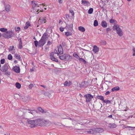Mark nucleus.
I'll use <instances>...</instances> for the list:
<instances>
[{
	"label": "nucleus",
	"mask_w": 135,
	"mask_h": 135,
	"mask_svg": "<svg viewBox=\"0 0 135 135\" xmlns=\"http://www.w3.org/2000/svg\"><path fill=\"white\" fill-rule=\"evenodd\" d=\"M102 44L104 45H105L106 44V42L105 41H103L102 42Z\"/></svg>",
	"instance_id": "nucleus-58"
},
{
	"label": "nucleus",
	"mask_w": 135,
	"mask_h": 135,
	"mask_svg": "<svg viewBox=\"0 0 135 135\" xmlns=\"http://www.w3.org/2000/svg\"><path fill=\"white\" fill-rule=\"evenodd\" d=\"M127 127L131 128V130H133L134 129H135V127L127 126Z\"/></svg>",
	"instance_id": "nucleus-52"
},
{
	"label": "nucleus",
	"mask_w": 135,
	"mask_h": 135,
	"mask_svg": "<svg viewBox=\"0 0 135 135\" xmlns=\"http://www.w3.org/2000/svg\"><path fill=\"white\" fill-rule=\"evenodd\" d=\"M33 84H31L29 85V88L30 89H31L33 87Z\"/></svg>",
	"instance_id": "nucleus-49"
},
{
	"label": "nucleus",
	"mask_w": 135,
	"mask_h": 135,
	"mask_svg": "<svg viewBox=\"0 0 135 135\" xmlns=\"http://www.w3.org/2000/svg\"><path fill=\"white\" fill-rule=\"evenodd\" d=\"M40 86H41L42 87H43L44 88H46V86H45V85H40Z\"/></svg>",
	"instance_id": "nucleus-61"
},
{
	"label": "nucleus",
	"mask_w": 135,
	"mask_h": 135,
	"mask_svg": "<svg viewBox=\"0 0 135 135\" xmlns=\"http://www.w3.org/2000/svg\"><path fill=\"white\" fill-rule=\"evenodd\" d=\"M94 26H97L98 25V21L97 20H95L94 21Z\"/></svg>",
	"instance_id": "nucleus-36"
},
{
	"label": "nucleus",
	"mask_w": 135,
	"mask_h": 135,
	"mask_svg": "<svg viewBox=\"0 0 135 135\" xmlns=\"http://www.w3.org/2000/svg\"><path fill=\"white\" fill-rule=\"evenodd\" d=\"M36 126H44L43 120L41 119H38L36 120Z\"/></svg>",
	"instance_id": "nucleus-7"
},
{
	"label": "nucleus",
	"mask_w": 135,
	"mask_h": 135,
	"mask_svg": "<svg viewBox=\"0 0 135 135\" xmlns=\"http://www.w3.org/2000/svg\"><path fill=\"white\" fill-rule=\"evenodd\" d=\"M103 102L106 103V104L110 103H111V102L109 100H104L103 101Z\"/></svg>",
	"instance_id": "nucleus-44"
},
{
	"label": "nucleus",
	"mask_w": 135,
	"mask_h": 135,
	"mask_svg": "<svg viewBox=\"0 0 135 135\" xmlns=\"http://www.w3.org/2000/svg\"><path fill=\"white\" fill-rule=\"evenodd\" d=\"M94 131H93V129L91 130V131H87L86 132L89 134H93L94 133Z\"/></svg>",
	"instance_id": "nucleus-37"
},
{
	"label": "nucleus",
	"mask_w": 135,
	"mask_h": 135,
	"mask_svg": "<svg viewBox=\"0 0 135 135\" xmlns=\"http://www.w3.org/2000/svg\"><path fill=\"white\" fill-rule=\"evenodd\" d=\"M44 126H49L50 125L51 123L48 120H43Z\"/></svg>",
	"instance_id": "nucleus-16"
},
{
	"label": "nucleus",
	"mask_w": 135,
	"mask_h": 135,
	"mask_svg": "<svg viewBox=\"0 0 135 135\" xmlns=\"http://www.w3.org/2000/svg\"><path fill=\"white\" fill-rule=\"evenodd\" d=\"M110 93V92L109 91H107L105 93V95H107L109 94Z\"/></svg>",
	"instance_id": "nucleus-55"
},
{
	"label": "nucleus",
	"mask_w": 135,
	"mask_h": 135,
	"mask_svg": "<svg viewBox=\"0 0 135 135\" xmlns=\"http://www.w3.org/2000/svg\"><path fill=\"white\" fill-rule=\"evenodd\" d=\"M119 87L118 86L115 87L114 88H112V91H116L119 90Z\"/></svg>",
	"instance_id": "nucleus-22"
},
{
	"label": "nucleus",
	"mask_w": 135,
	"mask_h": 135,
	"mask_svg": "<svg viewBox=\"0 0 135 135\" xmlns=\"http://www.w3.org/2000/svg\"><path fill=\"white\" fill-rule=\"evenodd\" d=\"M112 115H110L109 116H108V118H112Z\"/></svg>",
	"instance_id": "nucleus-62"
},
{
	"label": "nucleus",
	"mask_w": 135,
	"mask_h": 135,
	"mask_svg": "<svg viewBox=\"0 0 135 135\" xmlns=\"http://www.w3.org/2000/svg\"><path fill=\"white\" fill-rule=\"evenodd\" d=\"M113 29L114 31H116L117 33L119 36L121 37L123 36L122 31L118 25H114L113 27Z\"/></svg>",
	"instance_id": "nucleus-1"
},
{
	"label": "nucleus",
	"mask_w": 135,
	"mask_h": 135,
	"mask_svg": "<svg viewBox=\"0 0 135 135\" xmlns=\"http://www.w3.org/2000/svg\"><path fill=\"white\" fill-rule=\"evenodd\" d=\"M81 2L82 3L84 4H85L86 5H87L89 3V2L88 1L86 0H82L81 1Z\"/></svg>",
	"instance_id": "nucleus-32"
},
{
	"label": "nucleus",
	"mask_w": 135,
	"mask_h": 135,
	"mask_svg": "<svg viewBox=\"0 0 135 135\" xmlns=\"http://www.w3.org/2000/svg\"><path fill=\"white\" fill-rule=\"evenodd\" d=\"M58 50L60 54H63V48L61 45H60L58 47Z\"/></svg>",
	"instance_id": "nucleus-11"
},
{
	"label": "nucleus",
	"mask_w": 135,
	"mask_h": 135,
	"mask_svg": "<svg viewBox=\"0 0 135 135\" xmlns=\"http://www.w3.org/2000/svg\"><path fill=\"white\" fill-rule=\"evenodd\" d=\"M96 98L98 99H100L101 100H102L103 101L104 98L103 97V96H102V95H97L96 96Z\"/></svg>",
	"instance_id": "nucleus-21"
},
{
	"label": "nucleus",
	"mask_w": 135,
	"mask_h": 135,
	"mask_svg": "<svg viewBox=\"0 0 135 135\" xmlns=\"http://www.w3.org/2000/svg\"><path fill=\"white\" fill-rule=\"evenodd\" d=\"M28 110L29 111L28 112L29 113H30L33 115L34 114V112H33L34 111L33 110H32L30 109H28Z\"/></svg>",
	"instance_id": "nucleus-45"
},
{
	"label": "nucleus",
	"mask_w": 135,
	"mask_h": 135,
	"mask_svg": "<svg viewBox=\"0 0 135 135\" xmlns=\"http://www.w3.org/2000/svg\"><path fill=\"white\" fill-rule=\"evenodd\" d=\"M79 30L82 32H84L85 31V28L83 27L80 26L79 27Z\"/></svg>",
	"instance_id": "nucleus-24"
},
{
	"label": "nucleus",
	"mask_w": 135,
	"mask_h": 135,
	"mask_svg": "<svg viewBox=\"0 0 135 135\" xmlns=\"http://www.w3.org/2000/svg\"><path fill=\"white\" fill-rule=\"evenodd\" d=\"M84 97L86 99V102L87 103L90 102L92 99L93 98V96L89 94L85 95Z\"/></svg>",
	"instance_id": "nucleus-6"
},
{
	"label": "nucleus",
	"mask_w": 135,
	"mask_h": 135,
	"mask_svg": "<svg viewBox=\"0 0 135 135\" xmlns=\"http://www.w3.org/2000/svg\"><path fill=\"white\" fill-rule=\"evenodd\" d=\"M15 56L16 59L18 60H20L21 57L20 55L18 54H16L15 55Z\"/></svg>",
	"instance_id": "nucleus-29"
},
{
	"label": "nucleus",
	"mask_w": 135,
	"mask_h": 135,
	"mask_svg": "<svg viewBox=\"0 0 135 135\" xmlns=\"http://www.w3.org/2000/svg\"><path fill=\"white\" fill-rule=\"evenodd\" d=\"M54 52L55 54H57L58 55H59V53L57 52V50H55L54 51Z\"/></svg>",
	"instance_id": "nucleus-60"
},
{
	"label": "nucleus",
	"mask_w": 135,
	"mask_h": 135,
	"mask_svg": "<svg viewBox=\"0 0 135 135\" xmlns=\"http://www.w3.org/2000/svg\"><path fill=\"white\" fill-rule=\"evenodd\" d=\"M5 61V60L4 59H1L0 61L1 63L2 64H3L4 63Z\"/></svg>",
	"instance_id": "nucleus-47"
},
{
	"label": "nucleus",
	"mask_w": 135,
	"mask_h": 135,
	"mask_svg": "<svg viewBox=\"0 0 135 135\" xmlns=\"http://www.w3.org/2000/svg\"><path fill=\"white\" fill-rule=\"evenodd\" d=\"M65 34L67 36H71L72 35V33L69 32H65Z\"/></svg>",
	"instance_id": "nucleus-34"
},
{
	"label": "nucleus",
	"mask_w": 135,
	"mask_h": 135,
	"mask_svg": "<svg viewBox=\"0 0 135 135\" xmlns=\"http://www.w3.org/2000/svg\"><path fill=\"white\" fill-rule=\"evenodd\" d=\"M93 11V9L92 8H90L88 11V13L90 14H91Z\"/></svg>",
	"instance_id": "nucleus-38"
},
{
	"label": "nucleus",
	"mask_w": 135,
	"mask_h": 135,
	"mask_svg": "<svg viewBox=\"0 0 135 135\" xmlns=\"http://www.w3.org/2000/svg\"><path fill=\"white\" fill-rule=\"evenodd\" d=\"M133 56H135V47L134 48H133Z\"/></svg>",
	"instance_id": "nucleus-48"
},
{
	"label": "nucleus",
	"mask_w": 135,
	"mask_h": 135,
	"mask_svg": "<svg viewBox=\"0 0 135 135\" xmlns=\"http://www.w3.org/2000/svg\"><path fill=\"white\" fill-rule=\"evenodd\" d=\"M111 29H110L109 28H107L106 31H107V33L108 32V31H111Z\"/></svg>",
	"instance_id": "nucleus-54"
},
{
	"label": "nucleus",
	"mask_w": 135,
	"mask_h": 135,
	"mask_svg": "<svg viewBox=\"0 0 135 135\" xmlns=\"http://www.w3.org/2000/svg\"><path fill=\"white\" fill-rule=\"evenodd\" d=\"M109 22L112 23H114V25H117V21L113 19H111L109 20Z\"/></svg>",
	"instance_id": "nucleus-20"
},
{
	"label": "nucleus",
	"mask_w": 135,
	"mask_h": 135,
	"mask_svg": "<svg viewBox=\"0 0 135 135\" xmlns=\"http://www.w3.org/2000/svg\"><path fill=\"white\" fill-rule=\"evenodd\" d=\"M72 82L71 81H69V82H68L67 81H66L64 82V84L65 86H70Z\"/></svg>",
	"instance_id": "nucleus-19"
},
{
	"label": "nucleus",
	"mask_w": 135,
	"mask_h": 135,
	"mask_svg": "<svg viewBox=\"0 0 135 135\" xmlns=\"http://www.w3.org/2000/svg\"><path fill=\"white\" fill-rule=\"evenodd\" d=\"M13 33L11 31H8L3 33V36L5 38H9L13 36Z\"/></svg>",
	"instance_id": "nucleus-4"
},
{
	"label": "nucleus",
	"mask_w": 135,
	"mask_h": 135,
	"mask_svg": "<svg viewBox=\"0 0 135 135\" xmlns=\"http://www.w3.org/2000/svg\"><path fill=\"white\" fill-rule=\"evenodd\" d=\"M50 57L51 59L52 60H53V58H55L54 52H52L51 53L50 55Z\"/></svg>",
	"instance_id": "nucleus-33"
},
{
	"label": "nucleus",
	"mask_w": 135,
	"mask_h": 135,
	"mask_svg": "<svg viewBox=\"0 0 135 135\" xmlns=\"http://www.w3.org/2000/svg\"><path fill=\"white\" fill-rule=\"evenodd\" d=\"M5 72V74H6V75H9L10 74V73L9 72L6 71V72Z\"/></svg>",
	"instance_id": "nucleus-56"
},
{
	"label": "nucleus",
	"mask_w": 135,
	"mask_h": 135,
	"mask_svg": "<svg viewBox=\"0 0 135 135\" xmlns=\"http://www.w3.org/2000/svg\"><path fill=\"white\" fill-rule=\"evenodd\" d=\"M53 60H52L55 61L56 62H58V60L55 58H53Z\"/></svg>",
	"instance_id": "nucleus-51"
},
{
	"label": "nucleus",
	"mask_w": 135,
	"mask_h": 135,
	"mask_svg": "<svg viewBox=\"0 0 135 135\" xmlns=\"http://www.w3.org/2000/svg\"><path fill=\"white\" fill-rule=\"evenodd\" d=\"M52 44V43L50 41H48L47 43V45H50Z\"/></svg>",
	"instance_id": "nucleus-53"
},
{
	"label": "nucleus",
	"mask_w": 135,
	"mask_h": 135,
	"mask_svg": "<svg viewBox=\"0 0 135 135\" xmlns=\"http://www.w3.org/2000/svg\"><path fill=\"white\" fill-rule=\"evenodd\" d=\"M109 125V126L111 128H115L116 127V125L114 123L110 124Z\"/></svg>",
	"instance_id": "nucleus-25"
},
{
	"label": "nucleus",
	"mask_w": 135,
	"mask_h": 135,
	"mask_svg": "<svg viewBox=\"0 0 135 135\" xmlns=\"http://www.w3.org/2000/svg\"><path fill=\"white\" fill-rule=\"evenodd\" d=\"M8 60H11L12 59V56L11 54H9L8 56Z\"/></svg>",
	"instance_id": "nucleus-41"
},
{
	"label": "nucleus",
	"mask_w": 135,
	"mask_h": 135,
	"mask_svg": "<svg viewBox=\"0 0 135 135\" xmlns=\"http://www.w3.org/2000/svg\"><path fill=\"white\" fill-rule=\"evenodd\" d=\"M8 69V64H5L3 66L1 69V70L3 72H6Z\"/></svg>",
	"instance_id": "nucleus-9"
},
{
	"label": "nucleus",
	"mask_w": 135,
	"mask_h": 135,
	"mask_svg": "<svg viewBox=\"0 0 135 135\" xmlns=\"http://www.w3.org/2000/svg\"><path fill=\"white\" fill-rule=\"evenodd\" d=\"M93 131L95 132L98 133H101L104 131L103 129L101 128H94L93 129Z\"/></svg>",
	"instance_id": "nucleus-13"
},
{
	"label": "nucleus",
	"mask_w": 135,
	"mask_h": 135,
	"mask_svg": "<svg viewBox=\"0 0 135 135\" xmlns=\"http://www.w3.org/2000/svg\"><path fill=\"white\" fill-rule=\"evenodd\" d=\"M44 94L45 96L48 97H50V96L51 95L48 92L45 93Z\"/></svg>",
	"instance_id": "nucleus-40"
},
{
	"label": "nucleus",
	"mask_w": 135,
	"mask_h": 135,
	"mask_svg": "<svg viewBox=\"0 0 135 135\" xmlns=\"http://www.w3.org/2000/svg\"><path fill=\"white\" fill-rule=\"evenodd\" d=\"M73 55L74 57H76L77 59H79V58L78 54L75 53H74L73 54Z\"/></svg>",
	"instance_id": "nucleus-42"
},
{
	"label": "nucleus",
	"mask_w": 135,
	"mask_h": 135,
	"mask_svg": "<svg viewBox=\"0 0 135 135\" xmlns=\"http://www.w3.org/2000/svg\"><path fill=\"white\" fill-rule=\"evenodd\" d=\"M47 34L45 32L43 35L41 39L44 40H47Z\"/></svg>",
	"instance_id": "nucleus-18"
},
{
	"label": "nucleus",
	"mask_w": 135,
	"mask_h": 135,
	"mask_svg": "<svg viewBox=\"0 0 135 135\" xmlns=\"http://www.w3.org/2000/svg\"><path fill=\"white\" fill-rule=\"evenodd\" d=\"M70 12L71 13V15L73 16H74V12L73 11H70Z\"/></svg>",
	"instance_id": "nucleus-57"
},
{
	"label": "nucleus",
	"mask_w": 135,
	"mask_h": 135,
	"mask_svg": "<svg viewBox=\"0 0 135 135\" xmlns=\"http://www.w3.org/2000/svg\"><path fill=\"white\" fill-rule=\"evenodd\" d=\"M14 48V46H10L9 48L8 49V50L9 51H12L13 50Z\"/></svg>",
	"instance_id": "nucleus-46"
},
{
	"label": "nucleus",
	"mask_w": 135,
	"mask_h": 135,
	"mask_svg": "<svg viewBox=\"0 0 135 135\" xmlns=\"http://www.w3.org/2000/svg\"><path fill=\"white\" fill-rule=\"evenodd\" d=\"M7 30V29L4 28H1L0 29V31L2 32H6Z\"/></svg>",
	"instance_id": "nucleus-39"
},
{
	"label": "nucleus",
	"mask_w": 135,
	"mask_h": 135,
	"mask_svg": "<svg viewBox=\"0 0 135 135\" xmlns=\"http://www.w3.org/2000/svg\"><path fill=\"white\" fill-rule=\"evenodd\" d=\"M13 70L17 73H19L20 71V68L19 66H15L13 69Z\"/></svg>",
	"instance_id": "nucleus-12"
},
{
	"label": "nucleus",
	"mask_w": 135,
	"mask_h": 135,
	"mask_svg": "<svg viewBox=\"0 0 135 135\" xmlns=\"http://www.w3.org/2000/svg\"><path fill=\"white\" fill-rule=\"evenodd\" d=\"M34 43L36 47H37L38 46L40 47H42L46 43V41L41 39L38 42L36 40L35 41Z\"/></svg>",
	"instance_id": "nucleus-3"
},
{
	"label": "nucleus",
	"mask_w": 135,
	"mask_h": 135,
	"mask_svg": "<svg viewBox=\"0 0 135 135\" xmlns=\"http://www.w3.org/2000/svg\"><path fill=\"white\" fill-rule=\"evenodd\" d=\"M30 26V24L29 22H27L26 23V26L24 27V28L25 29H27L29 26Z\"/></svg>",
	"instance_id": "nucleus-23"
},
{
	"label": "nucleus",
	"mask_w": 135,
	"mask_h": 135,
	"mask_svg": "<svg viewBox=\"0 0 135 135\" xmlns=\"http://www.w3.org/2000/svg\"><path fill=\"white\" fill-rule=\"evenodd\" d=\"M58 1L60 4L62 3V0H58Z\"/></svg>",
	"instance_id": "nucleus-59"
},
{
	"label": "nucleus",
	"mask_w": 135,
	"mask_h": 135,
	"mask_svg": "<svg viewBox=\"0 0 135 135\" xmlns=\"http://www.w3.org/2000/svg\"><path fill=\"white\" fill-rule=\"evenodd\" d=\"M22 47V42L21 38H20V42L19 45V48L21 49Z\"/></svg>",
	"instance_id": "nucleus-35"
},
{
	"label": "nucleus",
	"mask_w": 135,
	"mask_h": 135,
	"mask_svg": "<svg viewBox=\"0 0 135 135\" xmlns=\"http://www.w3.org/2000/svg\"><path fill=\"white\" fill-rule=\"evenodd\" d=\"M73 24H71L70 25L66 24V26L65 27V28L67 30H71L73 28Z\"/></svg>",
	"instance_id": "nucleus-10"
},
{
	"label": "nucleus",
	"mask_w": 135,
	"mask_h": 135,
	"mask_svg": "<svg viewBox=\"0 0 135 135\" xmlns=\"http://www.w3.org/2000/svg\"><path fill=\"white\" fill-rule=\"evenodd\" d=\"M16 87L18 89H20L21 86V85L18 83H17L15 84Z\"/></svg>",
	"instance_id": "nucleus-28"
},
{
	"label": "nucleus",
	"mask_w": 135,
	"mask_h": 135,
	"mask_svg": "<svg viewBox=\"0 0 135 135\" xmlns=\"http://www.w3.org/2000/svg\"><path fill=\"white\" fill-rule=\"evenodd\" d=\"M89 84V82L88 81H84L82 82L80 84V87L81 88L85 87L88 86Z\"/></svg>",
	"instance_id": "nucleus-8"
},
{
	"label": "nucleus",
	"mask_w": 135,
	"mask_h": 135,
	"mask_svg": "<svg viewBox=\"0 0 135 135\" xmlns=\"http://www.w3.org/2000/svg\"><path fill=\"white\" fill-rule=\"evenodd\" d=\"M63 28L62 27H61L60 28V30L61 32H63L64 31V28Z\"/></svg>",
	"instance_id": "nucleus-50"
},
{
	"label": "nucleus",
	"mask_w": 135,
	"mask_h": 135,
	"mask_svg": "<svg viewBox=\"0 0 135 135\" xmlns=\"http://www.w3.org/2000/svg\"><path fill=\"white\" fill-rule=\"evenodd\" d=\"M72 59L71 56L67 54H65V60H70Z\"/></svg>",
	"instance_id": "nucleus-17"
},
{
	"label": "nucleus",
	"mask_w": 135,
	"mask_h": 135,
	"mask_svg": "<svg viewBox=\"0 0 135 135\" xmlns=\"http://www.w3.org/2000/svg\"><path fill=\"white\" fill-rule=\"evenodd\" d=\"M79 60L80 62H83L84 64H85L86 63V61L83 59L79 58Z\"/></svg>",
	"instance_id": "nucleus-31"
},
{
	"label": "nucleus",
	"mask_w": 135,
	"mask_h": 135,
	"mask_svg": "<svg viewBox=\"0 0 135 135\" xmlns=\"http://www.w3.org/2000/svg\"><path fill=\"white\" fill-rule=\"evenodd\" d=\"M98 105L100 106H101V107H102V105L101 104H100V103H99L98 104Z\"/></svg>",
	"instance_id": "nucleus-63"
},
{
	"label": "nucleus",
	"mask_w": 135,
	"mask_h": 135,
	"mask_svg": "<svg viewBox=\"0 0 135 135\" xmlns=\"http://www.w3.org/2000/svg\"><path fill=\"white\" fill-rule=\"evenodd\" d=\"M40 20H41V21L42 23H45L46 21L45 17L42 18L41 19H40Z\"/></svg>",
	"instance_id": "nucleus-30"
},
{
	"label": "nucleus",
	"mask_w": 135,
	"mask_h": 135,
	"mask_svg": "<svg viewBox=\"0 0 135 135\" xmlns=\"http://www.w3.org/2000/svg\"><path fill=\"white\" fill-rule=\"evenodd\" d=\"M99 48L97 46L94 45V46L93 51L95 53L98 52L99 51Z\"/></svg>",
	"instance_id": "nucleus-15"
},
{
	"label": "nucleus",
	"mask_w": 135,
	"mask_h": 135,
	"mask_svg": "<svg viewBox=\"0 0 135 135\" xmlns=\"http://www.w3.org/2000/svg\"><path fill=\"white\" fill-rule=\"evenodd\" d=\"M27 120L28 124L30 125L29 126L30 127H33L36 126V120H31L28 119Z\"/></svg>",
	"instance_id": "nucleus-5"
},
{
	"label": "nucleus",
	"mask_w": 135,
	"mask_h": 135,
	"mask_svg": "<svg viewBox=\"0 0 135 135\" xmlns=\"http://www.w3.org/2000/svg\"><path fill=\"white\" fill-rule=\"evenodd\" d=\"M38 109L39 111L40 112L42 113L44 112V110L41 107H38Z\"/></svg>",
	"instance_id": "nucleus-43"
},
{
	"label": "nucleus",
	"mask_w": 135,
	"mask_h": 135,
	"mask_svg": "<svg viewBox=\"0 0 135 135\" xmlns=\"http://www.w3.org/2000/svg\"><path fill=\"white\" fill-rule=\"evenodd\" d=\"M101 25L104 28H106L107 27L108 23L105 21H102L101 23Z\"/></svg>",
	"instance_id": "nucleus-14"
},
{
	"label": "nucleus",
	"mask_w": 135,
	"mask_h": 135,
	"mask_svg": "<svg viewBox=\"0 0 135 135\" xmlns=\"http://www.w3.org/2000/svg\"><path fill=\"white\" fill-rule=\"evenodd\" d=\"M59 57L61 60H65V54H64L60 56Z\"/></svg>",
	"instance_id": "nucleus-27"
},
{
	"label": "nucleus",
	"mask_w": 135,
	"mask_h": 135,
	"mask_svg": "<svg viewBox=\"0 0 135 135\" xmlns=\"http://www.w3.org/2000/svg\"><path fill=\"white\" fill-rule=\"evenodd\" d=\"M32 6L33 11L34 12L36 11L37 14H38L39 12H38L39 10V4L38 3V2L36 1H32L31 3Z\"/></svg>",
	"instance_id": "nucleus-2"
},
{
	"label": "nucleus",
	"mask_w": 135,
	"mask_h": 135,
	"mask_svg": "<svg viewBox=\"0 0 135 135\" xmlns=\"http://www.w3.org/2000/svg\"><path fill=\"white\" fill-rule=\"evenodd\" d=\"M11 8L10 6L9 5H7L5 8V9L6 11L8 12L10 11Z\"/></svg>",
	"instance_id": "nucleus-26"
},
{
	"label": "nucleus",
	"mask_w": 135,
	"mask_h": 135,
	"mask_svg": "<svg viewBox=\"0 0 135 135\" xmlns=\"http://www.w3.org/2000/svg\"><path fill=\"white\" fill-rule=\"evenodd\" d=\"M10 134L9 133H7L6 134H4V135H9Z\"/></svg>",
	"instance_id": "nucleus-64"
}]
</instances>
